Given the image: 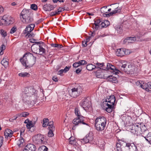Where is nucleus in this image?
<instances>
[{"label": "nucleus", "mask_w": 151, "mask_h": 151, "mask_svg": "<svg viewBox=\"0 0 151 151\" xmlns=\"http://www.w3.org/2000/svg\"><path fill=\"white\" fill-rule=\"evenodd\" d=\"M147 88H148L151 89V82H148L147 83Z\"/></svg>", "instance_id": "nucleus-63"}, {"label": "nucleus", "mask_w": 151, "mask_h": 151, "mask_svg": "<svg viewBox=\"0 0 151 151\" xmlns=\"http://www.w3.org/2000/svg\"><path fill=\"white\" fill-rule=\"evenodd\" d=\"M97 68L95 65L90 64L87 65L86 69L88 70L91 71Z\"/></svg>", "instance_id": "nucleus-25"}, {"label": "nucleus", "mask_w": 151, "mask_h": 151, "mask_svg": "<svg viewBox=\"0 0 151 151\" xmlns=\"http://www.w3.org/2000/svg\"><path fill=\"white\" fill-rule=\"evenodd\" d=\"M87 42L86 41H83L82 42V46L84 47H86L87 45Z\"/></svg>", "instance_id": "nucleus-62"}, {"label": "nucleus", "mask_w": 151, "mask_h": 151, "mask_svg": "<svg viewBox=\"0 0 151 151\" xmlns=\"http://www.w3.org/2000/svg\"><path fill=\"white\" fill-rule=\"evenodd\" d=\"M31 8L34 10H37V7L36 5L35 4H32L31 5Z\"/></svg>", "instance_id": "nucleus-48"}, {"label": "nucleus", "mask_w": 151, "mask_h": 151, "mask_svg": "<svg viewBox=\"0 0 151 151\" xmlns=\"http://www.w3.org/2000/svg\"><path fill=\"white\" fill-rule=\"evenodd\" d=\"M133 39L132 37H127L125 38V39L124 40V42H125L126 43L127 42L130 40V39Z\"/></svg>", "instance_id": "nucleus-57"}, {"label": "nucleus", "mask_w": 151, "mask_h": 151, "mask_svg": "<svg viewBox=\"0 0 151 151\" xmlns=\"http://www.w3.org/2000/svg\"><path fill=\"white\" fill-rule=\"evenodd\" d=\"M26 37H34L35 35L33 34L30 33V32L27 33L25 35Z\"/></svg>", "instance_id": "nucleus-52"}, {"label": "nucleus", "mask_w": 151, "mask_h": 151, "mask_svg": "<svg viewBox=\"0 0 151 151\" xmlns=\"http://www.w3.org/2000/svg\"><path fill=\"white\" fill-rule=\"evenodd\" d=\"M3 138L2 136H0V147H1L3 143Z\"/></svg>", "instance_id": "nucleus-58"}, {"label": "nucleus", "mask_w": 151, "mask_h": 151, "mask_svg": "<svg viewBox=\"0 0 151 151\" xmlns=\"http://www.w3.org/2000/svg\"><path fill=\"white\" fill-rule=\"evenodd\" d=\"M31 47H32L33 50L35 51L34 52V53H35L36 52H39V47L38 45H35V44H33L32 45Z\"/></svg>", "instance_id": "nucleus-35"}, {"label": "nucleus", "mask_w": 151, "mask_h": 151, "mask_svg": "<svg viewBox=\"0 0 151 151\" xmlns=\"http://www.w3.org/2000/svg\"><path fill=\"white\" fill-rule=\"evenodd\" d=\"M122 65L120 66L119 68L122 71H124L127 73L133 74L134 73L135 70V67L131 65H127L126 64H121Z\"/></svg>", "instance_id": "nucleus-5"}, {"label": "nucleus", "mask_w": 151, "mask_h": 151, "mask_svg": "<svg viewBox=\"0 0 151 151\" xmlns=\"http://www.w3.org/2000/svg\"><path fill=\"white\" fill-rule=\"evenodd\" d=\"M115 101V97L114 95H111V99L110 101H107V103H104L107 106L105 109V110L108 113L111 112L113 111L115 107L114 104Z\"/></svg>", "instance_id": "nucleus-6"}, {"label": "nucleus", "mask_w": 151, "mask_h": 151, "mask_svg": "<svg viewBox=\"0 0 151 151\" xmlns=\"http://www.w3.org/2000/svg\"><path fill=\"white\" fill-rule=\"evenodd\" d=\"M140 86L142 88L144 89H145L147 91L150 92V91H151V90H150L148 88H147V83H143L142 84H141Z\"/></svg>", "instance_id": "nucleus-33"}, {"label": "nucleus", "mask_w": 151, "mask_h": 151, "mask_svg": "<svg viewBox=\"0 0 151 151\" xmlns=\"http://www.w3.org/2000/svg\"><path fill=\"white\" fill-rule=\"evenodd\" d=\"M0 50H1V52H0V55H2L3 53L4 52H3V51L4 50H5L6 49V46H5L4 45V44H3L0 47Z\"/></svg>", "instance_id": "nucleus-36"}, {"label": "nucleus", "mask_w": 151, "mask_h": 151, "mask_svg": "<svg viewBox=\"0 0 151 151\" xmlns=\"http://www.w3.org/2000/svg\"><path fill=\"white\" fill-rule=\"evenodd\" d=\"M149 137V140H150V144H151V132H149L147 134Z\"/></svg>", "instance_id": "nucleus-64"}, {"label": "nucleus", "mask_w": 151, "mask_h": 151, "mask_svg": "<svg viewBox=\"0 0 151 151\" xmlns=\"http://www.w3.org/2000/svg\"><path fill=\"white\" fill-rule=\"evenodd\" d=\"M34 139L37 144H42L45 142L43 136L40 134H38L35 136Z\"/></svg>", "instance_id": "nucleus-11"}, {"label": "nucleus", "mask_w": 151, "mask_h": 151, "mask_svg": "<svg viewBox=\"0 0 151 151\" xmlns=\"http://www.w3.org/2000/svg\"><path fill=\"white\" fill-rule=\"evenodd\" d=\"M25 149H26L29 151H36V147L33 144L29 143L26 146Z\"/></svg>", "instance_id": "nucleus-19"}, {"label": "nucleus", "mask_w": 151, "mask_h": 151, "mask_svg": "<svg viewBox=\"0 0 151 151\" xmlns=\"http://www.w3.org/2000/svg\"><path fill=\"white\" fill-rule=\"evenodd\" d=\"M13 132L9 129H7L4 132V136L6 138H9L11 137L12 136Z\"/></svg>", "instance_id": "nucleus-20"}, {"label": "nucleus", "mask_w": 151, "mask_h": 151, "mask_svg": "<svg viewBox=\"0 0 151 151\" xmlns=\"http://www.w3.org/2000/svg\"><path fill=\"white\" fill-rule=\"evenodd\" d=\"M114 14V13L112 12H110L109 13L106 14L104 13L103 14V16L104 17H109L113 15Z\"/></svg>", "instance_id": "nucleus-50"}, {"label": "nucleus", "mask_w": 151, "mask_h": 151, "mask_svg": "<svg viewBox=\"0 0 151 151\" xmlns=\"http://www.w3.org/2000/svg\"><path fill=\"white\" fill-rule=\"evenodd\" d=\"M124 52L125 55H128L129 54L131 53V51L129 50L126 49L124 48Z\"/></svg>", "instance_id": "nucleus-54"}, {"label": "nucleus", "mask_w": 151, "mask_h": 151, "mask_svg": "<svg viewBox=\"0 0 151 151\" xmlns=\"http://www.w3.org/2000/svg\"><path fill=\"white\" fill-rule=\"evenodd\" d=\"M133 39H130L129 41H128L127 42L128 43H132L134 41H136V38L135 37H132Z\"/></svg>", "instance_id": "nucleus-59"}, {"label": "nucleus", "mask_w": 151, "mask_h": 151, "mask_svg": "<svg viewBox=\"0 0 151 151\" xmlns=\"http://www.w3.org/2000/svg\"><path fill=\"white\" fill-rule=\"evenodd\" d=\"M1 34L3 37H5L7 35V33L3 29H1L0 31Z\"/></svg>", "instance_id": "nucleus-42"}, {"label": "nucleus", "mask_w": 151, "mask_h": 151, "mask_svg": "<svg viewBox=\"0 0 151 151\" xmlns=\"http://www.w3.org/2000/svg\"><path fill=\"white\" fill-rule=\"evenodd\" d=\"M111 99V95L110 96H107L106 98V99L105 103H107V101H110V100Z\"/></svg>", "instance_id": "nucleus-60"}, {"label": "nucleus", "mask_w": 151, "mask_h": 151, "mask_svg": "<svg viewBox=\"0 0 151 151\" xmlns=\"http://www.w3.org/2000/svg\"><path fill=\"white\" fill-rule=\"evenodd\" d=\"M3 24L6 25V23L5 18L3 17L2 18H0V25Z\"/></svg>", "instance_id": "nucleus-41"}, {"label": "nucleus", "mask_w": 151, "mask_h": 151, "mask_svg": "<svg viewBox=\"0 0 151 151\" xmlns=\"http://www.w3.org/2000/svg\"><path fill=\"white\" fill-rule=\"evenodd\" d=\"M82 88L81 86H79L77 88L74 87L69 91V93L70 96L73 98H76L80 95L82 92Z\"/></svg>", "instance_id": "nucleus-7"}, {"label": "nucleus", "mask_w": 151, "mask_h": 151, "mask_svg": "<svg viewBox=\"0 0 151 151\" xmlns=\"http://www.w3.org/2000/svg\"><path fill=\"white\" fill-rule=\"evenodd\" d=\"M73 122L75 125H78V124H81V123L85 125H88V124L85 122L83 121V118L78 117L74 119L73 121Z\"/></svg>", "instance_id": "nucleus-13"}, {"label": "nucleus", "mask_w": 151, "mask_h": 151, "mask_svg": "<svg viewBox=\"0 0 151 151\" xmlns=\"http://www.w3.org/2000/svg\"><path fill=\"white\" fill-rule=\"evenodd\" d=\"M30 28V27H29V26L26 27L24 31V33L26 35L27 33L31 32L30 30L29 29Z\"/></svg>", "instance_id": "nucleus-47"}, {"label": "nucleus", "mask_w": 151, "mask_h": 151, "mask_svg": "<svg viewBox=\"0 0 151 151\" xmlns=\"http://www.w3.org/2000/svg\"><path fill=\"white\" fill-rule=\"evenodd\" d=\"M42 126L44 127H47L48 125L49 119L47 118H44L43 119Z\"/></svg>", "instance_id": "nucleus-31"}, {"label": "nucleus", "mask_w": 151, "mask_h": 151, "mask_svg": "<svg viewBox=\"0 0 151 151\" xmlns=\"http://www.w3.org/2000/svg\"><path fill=\"white\" fill-rule=\"evenodd\" d=\"M102 69L104 70H112L111 72L113 74L116 75L118 77V74H119V72L121 74L122 73L120 70V69L118 70L116 69L114 66L109 63H107V64L106 67L105 68H102Z\"/></svg>", "instance_id": "nucleus-8"}, {"label": "nucleus", "mask_w": 151, "mask_h": 151, "mask_svg": "<svg viewBox=\"0 0 151 151\" xmlns=\"http://www.w3.org/2000/svg\"><path fill=\"white\" fill-rule=\"evenodd\" d=\"M109 22L107 20H105L104 22H102L101 24L102 28L106 27L109 24Z\"/></svg>", "instance_id": "nucleus-27"}, {"label": "nucleus", "mask_w": 151, "mask_h": 151, "mask_svg": "<svg viewBox=\"0 0 151 151\" xmlns=\"http://www.w3.org/2000/svg\"><path fill=\"white\" fill-rule=\"evenodd\" d=\"M45 46H41L40 45V47H39V53H37V52L35 53L36 54H39L40 55H42L43 54L45 53L46 52L45 49L44 48L45 47Z\"/></svg>", "instance_id": "nucleus-23"}, {"label": "nucleus", "mask_w": 151, "mask_h": 151, "mask_svg": "<svg viewBox=\"0 0 151 151\" xmlns=\"http://www.w3.org/2000/svg\"><path fill=\"white\" fill-rule=\"evenodd\" d=\"M90 103L88 101L87 98H85L82 100L81 105L83 108L85 109V108H89L90 106Z\"/></svg>", "instance_id": "nucleus-16"}, {"label": "nucleus", "mask_w": 151, "mask_h": 151, "mask_svg": "<svg viewBox=\"0 0 151 151\" xmlns=\"http://www.w3.org/2000/svg\"><path fill=\"white\" fill-rule=\"evenodd\" d=\"M3 18L5 19L6 25H8L10 24H12L14 22V19L11 16L5 15L3 16Z\"/></svg>", "instance_id": "nucleus-14"}, {"label": "nucleus", "mask_w": 151, "mask_h": 151, "mask_svg": "<svg viewBox=\"0 0 151 151\" xmlns=\"http://www.w3.org/2000/svg\"><path fill=\"white\" fill-rule=\"evenodd\" d=\"M140 126L139 124H133L130 129L131 130V132L134 134L138 135L140 133Z\"/></svg>", "instance_id": "nucleus-12"}, {"label": "nucleus", "mask_w": 151, "mask_h": 151, "mask_svg": "<svg viewBox=\"0 0 151 151\" xmlns=\"http://www.w3.org/2000/svg\"><path fill=\"white\" fill-rule=\"evenodd\" d=\"M35 43L37 45H38L39 47H40V45L42 46H45V43L42 42H35Z\"/></svg>", "instance_id": "nucleus-43"}, {"label": "nucleus", "mask_w": 151, "mask_h": 151, "mask_svg": "<svg viewBox=\"0 0 151 151\" xmlns=\"http://www.w3.org/2000/svg\"><path fill=\"white\" fill-rule=\"evenodd\" d=\"M65 8L64 7H59L58 9V12H59L60 13V12H62L63 11L65 10H66L65 9Z\"/></svg>", "instance_id": "nucleus-51"}, {"label": "nucleus", "mask_w": 151, "mask_h": 151, "mask_svg": "<svg viewBox=\"0 0 151 151\" xmlns=\"http://www.w3.org/2000/svg\"><path fill=\"white\" fill-rule=\"evenodd\" d=\"M122 26L121 25H117L116 27V30L119 34H121L122 32Z\"/></svg>", "instance_id": "nucleus-32"}, {"label": "nucleus", "mask_w": 151, "mask_h": 151, "mask_svg": "<svg viewBox=\"0 0 151 151\" xmlns=\"http://www.w3.org/2000/svg\"><path fill=\"white\" fill-rule=\"evenodd\" d=\"M69 143L71 144H75L74 142H75V140L74 139V137H71L69 139Z\"/></svg>", "instance_id": "nucleus-44"}, {"label": "nucleus", "mask_w": 151, "mask_h": 151, "mask_svg": "<svg viewBox=\"0 0 151 151\" xmlns=\"http://www.w3.org/2000/svg\"><path fill=\"white\" fill-rule=\"evenodd\" d=\"M36 57L32 54L26 53L23 56V57L20 59L22 64L26 68H29L32 67L36 63Z\"/></svg>", "instance_id": "nucleus-2"}, {"label": "nucleus", "mask_w": 151, "mask_h": 151, "mask_svg": "<svg viewBox=\"0 0 151 151\" xmlns=\"http://www.w3.org/2000/svg\"><path fill=\"white\" fill-rule=\"evenodd\" d=\"M75 113L76 115L78 117L83 118V117L81 116V114L80 112V110L77 108H76L75 109Z\"/></svg>", "instance_id": "nucleus-26"}, {"label": "nucleus", "mask_w": 151, "mask_h": 151, "mask_svg": "<svg viewBox=\"0 0 151 151\" xmlns=\"http://www.w3.org/2000/svg\"><path fill=\"white\" fill-rule=\"evenodd\" d=\"M19 76L22 77H29L30 76V74L27 72L21 73L18 74Z\"/></svg>", "instance_id": "nucleus-29"}, {"label": "nucleus", "mask_w": 151, "mask_h": 151, "mask_svg": "<svg viewBox=\"0 0 151 151\" xmlns=\"http://www.w3.org/2000/svg\"><path fill=\"white\" fill-rule=\"evenodd\" d=\"M121 9L120 7H117L114 10L112 11L113 13H114V14L116 13H119L121 12Z\"/></svg>", "instance_id": "nucleus-37"}, {"label": "nucleus", "mask_w": 151, "mask_h": 151, "mask_svg": "<svg viewBox=\"0 0 151 151\" xmlns=\"http://www.w3.org/2000/svg\"><path fill=\"white\" fill-rule=\"evenodd\" d=\"M29 114L27 112H23L22 113L20 114V116L21 117H25L29 115Z\"/></svg>", "instance_id": "nucleus-49"}, {"label": "nucleus", "mask_w": 151, "mask_h": 151, "mask_svg": "<svg viewBox=\"0 0 151 151\" xmlns=\"http://www.w3.org/2000/svg\"><path fill=\"white\" fill-rule=\"evenodd\" d=\"M118 142L116 143V150L120 151V150L122 149V147L126 146L128 147L127 144H130V143H127L124 141V139H118Z\"/></svg>", "instance_id": "nucleus-9"}, {"label": "nucleus", "mask_w": 151, "mask_h": 151, "mask_svg": "<svg viewBox=\"0 0 151 151\" xmlns=\"http://www.w3.org/2000/svg\"><path fill=\"white\" fill-rule=\"evenodd\" d=\"M93 135L92 133H89L87 134L83 138L81 139L82 141L85 143L93 144Z\"/></svg>", "instance_id": "nucleus-10"}, {"label": "nucleus", "mask_w": 151, "mask_h": 151, "mask_svg": "<svg viewBox=\"0 0 151 151\" xmlns=\"http://www.w3.org/2000/svg\"><path fill=\"white\" fill-rule=\"evenodd\" d=\"M55 7L53 5L46 4L43 6V9L46 11H49L53 9Z\"/></svg>", "instance_id": "nucleus-17"}, {"label": "nucleus", "mask_w": 151, "mask_h": 151, "mask_svg": "<svg viewBox=\"0 0 151 151\" xmlns=\"http://www.w3.org/2000/svg\"><path fill=\"white\" fill-rule=\"evenodd\" d=\"M51 46L54 47H57L58 45V44H56L51 43L50 44Z\"/></svg>", "instance_id": "nucleus-61"}, {"label": "nucleus", "mask_w": 151, "mask_h": 151, "mask_svg": "<svg viewBox=\"0 0 151 151\" xmlns=\"http://www.w3.org/2000/svg\"><path fill=\"white\" fill-rule=\"evenodd\" d=\"M128 147L129 151H138L137 146L134 143H130L127 144Z\"/></svg>", "instance_id": "nucleus-18"}, {"label": "nucleus", "mask_w": 151, "mask_h": 151, "mask_svg": "<svg viewBox=\"0 0 151 151\" xmlns=\"http://www.w3.org/2000/svg\"><path fill=\"white\" fill-rule=\"evenodd\" d=\"M80 66L81 65H84L87 64L86 61L85 60H81L78 61Z\"/></svg>", "instance_id": "nucleus-40"}, {"label": "nucleus", "mask_w": 151, "mask_h": 151, "mask_svg": "<svg viewBox=\"0 0 151 151\" xmlns=\"http://www.w3.org/2000/svg\"><path fill=\"white\" fill-rule=\"evenodd\" d=\"M53 130L49 129V131L48 133V136L49 137H52L53 136Z\"/></svg>", "instance_id": "nucleus-45"}, {"label": "nucleus", "mask_w": 151, "mask_h": 151, "mask_svg": "<svg viewBox=\"0 0 151 151\" xmlns=\"http://www.w3.org/2000/svg\"><path fill=\"white\" fill-rule=\"evenodd\" d=\"M124 48H121L117 50L116 52V55L118 56H123L125 55Z\"/></svg>", "instance_id": "nucleus-21"}, {"label": "nucleus", "mask_w": 151, "mask_h": 151, "mask_svg": "<svg viewBox=\"0 0 151 151\" xmlns=\"http://www.w3.org/2000/svg\"><path fill=\"white\" fill-rule=\"evenodd\" d=\"M48 148L45 145H42L39 148L37 151H47Z\"/></svg>", "instance_id": "nucleus-30"}, {"label": "nucleus", "mask_w": 151, "mask_h": 151, "mask_svg": "<svg viewBox=\"0 0 151 151\" xmlns=\"http://www.w3.org/2000/svg\"><path fill=\"white\" fill-rule=\"evenodd\" d=\"M101 22V21L100 19H97L95 21L94 24L95 25V29L97 30L98 29L99 26L100 25H101L100 23Z\"/></svg>", "instance_id": "nucleus-28"}, {"label": "nucleus", "mask_w": 151, "mask_h": 151, "mask_svg": "<svg viewBox=\"0 0 151 151\" xmlns=\"http://www.w3.org/2000/svg\"><path fill=\"white\" fill-rule=\"evenodd\" d=\"M17 30V27L15 26H14L11 29L10 32L11 34H13L16 32Z\"/></svg>", "instance_id": "nucleus-46"}, {"label": "nucleus", "mask_w": 151, "mask_h": 151, "mask_svg": "<svg viewBox=\"0 0 151 151\" xmlns=\"http://www.w3.org/2000/svg\"><path fill=\"white\" fill-rule=\"evenodd\" d=\"M71 66H66L65 67V68L63 69L64 73H66L69 71L70 69V68Z\"/></svg>", "instance_id": "nucleus-55"}, {"label": "nucleus", "mask_w": 151, "mask_h": 151, "mask_svg": "<svg viewBox=\"0 0 151 151\" xmlns=\"http://www.w3.org/2000/svg\"><path fill=\"white\" fill-rule=\"evenodd\" d=\"M96 65H97V68H100V69H101V68H100V67H103V68H105V67H104V63H98L97 62V63H94Z\"/></svg>", "instance_id": "nucleus-34"}, {"label": "nucleus", "mask_w": 151, "mask_h": 151, "mask_svg": "<svg viewBox=\"0 0 151 151\" xmlns=\"http://www.w3.org/2000/svg\"><path fill=\"white\" fill-rule=\"evenodd\" d=\"M20 18L22 17L23 20L22 22L25 24L31 23L33 20V14L29 11L23 9L20 14Z\"/></svg>", "instance_id": "nucleus-4"}, {"label": "nucleus", "mask_w": 151, "mask_h": 151, "mask_svg": "<svg viewBox=\"0 0 151 151\" xmlns=\"http://www.w3.org/2000/svg\"><path fill=\"white\" fill-rule=\"evenodd\" d=\"M140 126V133L141 134H143L144 135L147 134L148 133V131L146 128L145 125L141 124H139Z\"/></svg>", "instance_id": "nucleus-15"}, {"label": "nucleus", "mask_w": 151, "mask_h": 151, "mask_svg": "<svg viewBox=\"0 0 151 151\" xmlns=\"http://www.w3.org/2000/svg\"><path fill=\"white\" fill-rule=\"evenodd\" d=\"M108 81L114 83H116L118 82L116 77H113L112 76H109L107 77Z\"/></svg>", "instance_id": "nucleus-22"}, {"label": "nucleus", "mask_w": 151, "mask_h": 151, "mask_svg": "<svg viewBox=\"0 0 151 151\" xmlns=\"http://www.w3.org/2000/svg\"><path fill=\"white\" fill-rule=\"evenodd\" d=\"M26 127L27 129H29L32 132L34 131V129H32V128H34V125L32 121H30L27 124Z\"/></svg>", "instance_id": "nucleus-24"}, {"label": "nucleus", "mask_w": 151, "mask_h": 151, "mask_svg": "<svg viewBox=\"0 0 151 151\" xmlns=\"http://www.w3.org/2000/svg\"><path fill=\"white\" fill-rule=\"evenodd\" d=\"M107 6H104L101 8V12L104 13H108L107 11Z\"/></svg>", "instance_id": "nucleus-38"}, {"label": "nucleus", "mask_w": 151, "mask_h": 151, "mask_svg": "<svg viewBox=\"0 0 151 151\" xmlns=\"http://www.w3.org/2000/svg\"><path fill=\"white\" fill-rule=\"evenodd\" d=\"M20 139H19L17 143L18 146L19 147L21 146V144H22L24 142V140L22 137H21Z\"/></svg>", "instance_id": "nucleus-39"}, {"label": "nucleus", "mask_w": 151, "mask_h": 151, "mask_svg": "<svg viewBox=\"0 0 151 151\" xmlns=\"http://www.w3.org/2000/svg\"><path fill=\"white\" fill-rule=\"evenodd\" d=\"M82 69V68L81 66L78 67L76 70V72L77 74H78L81 71Z\"/></svg>", "instance_id": "nucleus-56"}, {"label": "nucleus", "mask_w": 151, "mask_h": 151, "mask_svg": "<svg viewBox=\"0 0 151 151\" xmlns=\"http://www.w3.org/2000/svg\"><path fill=\"white\" fill-rule=\"evenodd\" d=\"M73 66L74 68H78L81 66H80L78 62H76L74 63Z\"/></svg>", "instance_id": "nucleus-53"}, {"label": "nucleus", "mask_w": 151, "mask_h": 151, "mask_svg": "<svg viewBox=\"0 0 151 151\" xmlns=\"http://www.w3.org/2000/svg\"><path fill=\"white\" fill-rule=\"evenodd\" d=\"M106 118L103 116H99L95 120V127L98 132L104 130L106 126Z\"/></svg>", "instance_id": "nucleus-3"}, {"label": "nucleus", "mask_w": 151, "mask_h": 151, "mask_svg": "<svg viewBox=\"0 0 151 151\" xmlns=\"http://www.w3.org/2000/svg\"><path fill=\"white\" fill-rule=\"evenodd\" d=\"M37 91L31 87L25 88L22 94V100L24 103L28 105L35 104Z\"/></svg>", "instance_id": "nucleus-1"}]
</instances>
